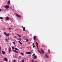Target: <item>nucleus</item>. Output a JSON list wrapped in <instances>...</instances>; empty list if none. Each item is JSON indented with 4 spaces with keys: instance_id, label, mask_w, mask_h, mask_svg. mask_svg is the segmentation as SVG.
Returning <instances> with one entry per match:
<instances>
[{
    "instance_id": "nucleus-1",
    "label": "nucleus",
    "mask_w": 62,
    "mask_h": 62,
    "mask_svg": "<svg viewBox=\"0 0 62 62\" xmlns=\"http://www.w3.org/2000/svg\"><path fill=\"white\" fill-rule=\"evenodd\" d=\"M9 8V6L8 5H6L5 7V8H6V9H8V8Z\"/></svg>"
},
{
    "instance_id": "nucleus-2",
    "label": "nucleus",
    "mask_w": 62,
    "mask_h": 62,
    "mask_svg": "<svg viewBox=\"0 0 62 62\" xmlns=\"http://www.w3.org/2000/svg\"><path fill=\"white\" fill-rule=\"evenodd\" d=\"M16 15L17 17H18V18H21V16H20V15H19L18 14H16Z\"/></svg>"
},
{
    "instance_id": "nucleus-3",
    "label": "nucleus",
    "mask_w": 62,
    "mask_h": 62,
    "mask_svg": "<svg viewBox=\"0 0 62 62\" xmlns=\"http://www.w3.org/2000/svg\"><path fill=\"white\" fill-rule=\"evenodd\" d=\"M26 54H31V52H26Z\"/></svg>"
},
{
    "instance_id": "nucleus-4",
    "label": "nucleus",
    "mask_w": 62,
    "mask_h": 62,
    "mask_svg": "<svg viewBox=\"0 0 62 62\" xmlns=\"http://www.w3.org/2000/svg\"><path fill=\"white\" fill-rule=\"evenodd\" d=\"M13 51L17 54H18V53H19V52L13 49Z\"/></svg>"
},
{
    "instance_id": "nucleus-5",
    "label": "nucleus",
    "mask_w": 62,
    "mask_h": 62,
    "mask_svg": "<svg viewBox=\"0 0 62 62\" xmlns=\"http://www.w3.org/2000/svg\"><path fill=\"white\" fill-rule=\"evenodd\" d=\"M33 57H34L33 59H36V58H37L38 57V56H37L36 55L34 56Z\"/></svg>"
},
{
    "instance_id": "nucleus-6",
    "label": "nucleus",
    "mask_w": 62,
    "mask_h": 62,
    "mask_svg": "<svg viewBox=\"0 0 62 62\" xmlns=\"http://www.w3.org/2000/svg\"><path fill=\"white\" fill-rule=\"evenodd\" d=\"M45 56L47 58H48V55L47 54H45Z\"/></svg>"
},
{
    "instance_id": "nucleus-7",
    "label": "nucleus",
    "mask_w": 62,
    "mask_h": 62,
    "mask_svg": "<svg viewBox=\"0 0 62 62\" xmlns=\"http://www.w3.org/2000/svg\"><path fill=\"white\" fill-rule=\"evenodd\" d=\"M5 19L6 20H9V18H8V17H6Z\"/></svg>"
},
{
    "instance_id": "nucleus-8",
    "label": "nucleus",
    "mask_w": 62,
    "mask_h": 62,
    "mask_svg": "<svg viewBox=\"0 0 62 62\" xmlns=\"http://www.w3.org/2000/svg\"><path fill=\"white\" fill-rule=\"evenodd\" d=\"M10 0H9L8 1V5H9V4H10Z\"/></svg>"
},
{
    "instance_id": "nucleus-9",
    "label": "nucleus",
    "mask_w": 62,
    "mask_h": 62,
    "mask_svg": "<svg viewBox=\"0 0 62 62\" xmlns=\"http://www.w3.org/2000/svg\"><path fill=\"white\" fill-rule=\"evenodd\" d=\"M18 42L19 43H20L21 44V45H23V43L21 42L20 41H18Z\"/></svg>"
},
{
    "instance_id": "nucleus-10",
    "label": "nucleus",
    "mask_w": 62,
    "mask_h": 62,
    "mask_svg": "<svg viewBox=\"0 0 62 62\" xmlns=\"http://www.w3.org/2000/svg\"><path fill=\"white\" fill-rule=\"evenodd\" d=\"M2 54H5V52L4 51H2Z\"/></svg>"
},
{
    "instance_id": "nucleus-11",
    "label": "nucleus",
    "mask_w": 62,
    "mask_h": 62,
    "mask_svg": "<svg viewBox=\"0 0 62 62\" xmlns=\"http://www.w3.org/2000/svg\"><path fill=\"white\" fill-rule=\"evenodd\" d=\"M36 36H35L34 37V40H35V39H36Z\"/></svg>"
},
{
    "instance_id": "nucleus-12",
    "label": "nucleus",
    "mask_w": 62,
    "mask_h": 62,
    "mask_svg": "<svg viewBox=\"0 0 62 62\" xmlns=\"http://www.w3.org/2000/svg\"><path fill=\"white\" fill-rule=\"evenodd\" d=\"M23 31H24L25 30V27H24L23 28Z\"/></svg>"
},
{
    "instance_id": "nucleus-13",
    "label": "nucleus",
    "mask_w": 62,
    "mask_h": 62,
    "mask_svg": "<svg viewBox=\"0 0 62 62\" xmlns=\"http://www.w3.org/2000/svg\"><path fill=\"white\" fill-rule=\"evenodd\" d=\"M17 35L19 37H22V36L19 35V34H17Z\"/></svg>"
},
{
    "instance_id": "nucleus-14",
    "label": "nucleus",
    "mask_w": 62,
    "mask_h": 62,
    "mask_svg": "<svg viewBox=\"0 0 62 62\" xmlns=\"http://www.w3.org/2000/svg\"><path fill=\"white\" fill-rule=\"evenodd\" d=\"M36 45L37 47H38V43H37V42H36Z\"/></svg>"
},
{
    "instance_id": "nucleus-15",
    "label": "nucleus",
    "mask_w": 62,
    "mask_h": 62,
    "mask_svg": "<svg viewBox=\"0 0 62 62\" xmlns=\"http://www.w3.org/2000/svg\"><path fill=\"white\" fill-rule=\"evenodd\" d=\"M15 50H17V51H18L19 50V49H18V48H15Z\"/></svg>"
},
{
    "instance_id": "nucleus-16",
    "label": "nucleus",
    "mask_w": 62,
    "mask_h": 62,
    "mask_svg": "<svg viewBox=\"0 0 62 62\" xmlns=\"http://www.w3.org/2000/svg\"><path fill=\"white\" fill-rule=\"evenodd\" d=\"M4 59L5 61H7V59L6 58H4Z\"/></svg>"
},
{
    "instance_id": "nucleus-17",
    "label": "nucleus",
    "mask_w": 62,
    "mask_h": 62,
    "mask_svg": "<svg viewBox=\"0 0 62 62\" xmlns=\"http://www.w3.org/2000/svg\"><path fill=\"white\" fill-rule=\"evenodd\" d=\"M10 52H11V50H9V53H10Z\"/></svg>"
},
{
    "instance_id": "nucleus-18",
    "label": "nucleus",
    "mask_w": 62,
    "mask_h": 62,
    "mask_svg": "<svg viewBox=\"0 0 62 62\" xmlns=\"http://www.w3.org/2000/svg\"><path fill=\"white\" fill-rule=\"evenodd\" d=\"M42 52L43 53V54H44V51L43 50H42Z\"/></svg>"
},
{
    "instance_id": "nucleus-19",
    "label": "nucleus",
    "mask_w": 62,
    "mask_h": 62,
    "mask_svg": "<svg viewBox=\"0 0 62 62\" xmlns=\"http://www.w3.org/2000/svg\"><path fill=\"white\" fill-rule=\"evenodd\" d=\"M16 61L15 60H14L12 62H16Z\"/></svg>"
},
{
    "instance_id": "nucleus-20",
    "label": "nucleus",
    "mask_w": 62,
    "mask_h": 62,
    "mask_svg": "<svg viewBox=\"0 0 62 62\" xmlns=\"http://www.w3.org/2000/svg\"><path fill=\"white\" fill-rule=\"evenodd\" d=\"M21 54L22 55H23V54H24L22 52H21Z\"/></svg>"
},
{
    "instance_id": "nucleus-21",
    "label": "nucleus",
    "mask_w": 62,
    "mask_h": 62,
    "mask_svg": "<svg viewBox=\"0 0 62 62\" xmlns=\"http://www.w3.org/2000/svg\"><path fill=\"white\" fill-rule=\"evenodd\" d=\"M9 34L8 33L7 35H6V37H7V36H9Z\"/></svg>"
},
{
    "instance_id": "nucleus-22",
    "label": "nucleus",
    "mask_w": 62,
    "mask_h": 62,
    "mask_svg": "<svg viewBox=\"0 0 62 62\" xmlns=\"http://www.w3.org/2000/svg\"><path fill=\"white\" fill-rule=\"evenodd\" d=\"M24 59H23L22 60V61L21 62H24Z\"/></svg>"
},
{
    "instance_id": "nucleus-23",
    "label": "nucleus",
    "mask_w": 62,
    "mask_h": 62,
    "mask_svg": "<svg viewBox=\"0 0 62 62\" xmlns=\"http://www.w3.org/2000/svg\"><path fill=\"white\" fill-rule=\"evenodd\" d=\"M4 34L5 35H7V33H6V32H4Z\"/></svg>"
},
{
    "instance_id": "nucleus-24",
    "label": "nucleus",
    "mask_w": 62,
    "mask_h": 62,
    "mask_svg": "<svg viewBox=\"0 0 62 62\" xmlns=\"http://www.w3.org/2000/svg\"><path fill=\"white\" fill-rule=\"evenodd\" d=\"M39 52H40V53H41V54H42V53L41 52H40V51H39Z\"/></svg>"
},
{
    "instance_id": "nucleus-25",
    "label": "nucleus",
    "mask_w": 62,
    "mask_h": 62,
    "mask_svg": "<svg viewBox=\"0 0 62 62\" xmlns=\"http://www.w3.org/2000/svg\"><path fill=\"white\" fill-rule=\"evenodd\" d=\"M0 19H3V18L1 17H0Z\"/></svg>"
},
{
    "instance_id": "nucleus-26",
    "label": "nucleus",
    "mask_w": 62,
    "mask_h": 62,
    "mask_svg": "<svg viewBox=\"0 0 62 62\" xmlns=\"http://www.w3.org/2000/svg\"><path fill=\"white\" fill-rule=\"evenodd\" d=\"M14 38H16V39H17V37L16 36H15Z\"/></svg>"
},
{
    "instance_id": "nucleus-27",
    "label": "nucleus",
    "mask_w": 62,
    "mask_h": 62,
    "mask_svg": "<svg viewBox=\"0 0 62 62\" xmlns=\"http://www.w3.org/2000/svg\"><path fill=\"white\" fill-rule=\"evenodd\" d=\"M31 62H34V60H32Z\"/></svg>"
},
{
    "instance_id": "nucleus-28",
    "label": "nucleus",
    "mask_w": 62,
    "mask_h": 62,
    "mask_svg": "<svg viewBox=\"0 0 62 62\" xmlns=\"http://www.w3.org/2000/svg\"><path fill=\"white\" fill-rule=\"evenodd\" d=\"M12 43H13V44H15V43L14 42H13Z\"/></svg>"
},
{
    "instance_id": "nucleus-29",
    "label": "nucleus",
    "mask_w": 62,
    "mask_h": 62,
    "mask_svg": "<svg viewBox=\"0 0 62 62\" xmlns=\"http://www.w3.org/2000/svg\"><path fill=\"white\" fill-rule=\"evenodd\" d=\"M34 55H35V54H32V56H34Z\"/></svg>"
},
{
    "instance_id": "nucleus-30",
    "label": "nucleus",
    "mask_w": 62,
    "mask_h": 62,
    "mask_svg": "<svg viewBox=\"0 0 62 62\" xmlns=\"http://www.w3.org/2000/svg\"><path fill=\"white\" fill-rule=\"evenodd\" d=\"M35 47V45H34L33 46V48H34Z\"/></svg>"
},
{
    "instance_id": "nucleus-31",
    "label": "nucleus",
    "mask_w": 62,
    "mask_h": 62,
    "mask_svg": "<svg viewBox=\"0 0 62 62\" xmlns=\"http://www.w3.org/2000/svg\"><path fill=\"white\" fill-rule=\"evenodd\" d=\"M9 50H11V48H10V47L9 48Z\"/></svg>"
},
{
    "instance_id": "nucleus-32",
    "label": "nucleus",
    "mask_w": 62,
    "mask_h": 62,
    "mask_svg": "<svg viewBox=\"0 0 62 62\" xmlns=\"http://www.w3.org/2000/svg\"><path fill=\"white\" fill-rule=\"evenodd\" d=\"M26 40L27 41V42H28V39H26Z\"/></svg>"
},
{
    "instance_id": "nucleus-33",
    "label": "nucleus",
    "mask_w": 62,
    "mask_h": 62,
    "mask_svg": "<svg viewBox=\"0 0 62 62\" xmlns=\"http://www.w3.org/2000/svg\"><path fill=\"white\" fill-rule=\"evenodd\" d=\"M34 44H35V43H33L32 45H34Z\"/></svg>"
},
{
    "instance_id": "nucleus-34",
    "label": "nucleus",
    "mask_w": 62,
    "mask_h": 62,
    "mask_svg": "<svg viewBox=\"0 0 62 62\" xmlns=\"http://www.w3.org/2000/svg\"><path fill=\"white\" fill-rule=\"evenodd\" d=\"M19 39L20 40H21V38H20V39Z\"/></svg>"
},
{
    "instance_id": "nucleus-35",
    "label": "nucleus",
    "mask_w": 62,
    "mask_h": 62,
    "mask_svg": "<svg viewBox=\"0 0 62 62\" xmlns=\"http://www.w3.org/2000/svg\"><path fill=\"white\" fill-rule=\"evenodd\" d=\"M5 40H6V41H7V40H8V39H5Z\"/></svg>"
},
{
    "instance_id": "nucleus-36",
    "label": "nucleus",
    "mask_w": 62,
    "mask_h": 62,
    "mask_svg": "<svg viewBox=\"0 0 62 62\" xmlns=\"http://www.w3.org/2000/svg\"><path fill=\"white\" fill-rule=\"evenodd\" d=\"M12 49H14V47H12Z\"/></svg>"
},
{
    "instance_id": "nucleus-37",
    "label": "nucleus",
    "mask_w": 62,
    "mask_h": 62,
    "mask_svg": "<svg viewBox=\"0 0 62 62\" xmlns=\"http://www.w3.org/2000/svg\"><path fill=\"white\" fill-rule=\"evenodd\" d=\"M9 30H11V29L10 28H9Z\"/></svg>"
},
{
    "instance_id": "nucleus-38",
    "label": "nucleus",
    "mask_w": 62,
    "mask_h": 62,
    "mask_svg": "<svg viewBox=\"0 0 62 62\" xmlns=\"http://www.w3.org/2000/svg\"><path fill=\"white\" fill-rule=\"evenodd\" d=\"M20 49H21V50H22V47H20Z\"/></svg>"
},
{
    "instance_id": "nucleus-39",
    "label": "nucleus",
    "mask_w": 62,
    "mask_h": 62,
    "mask_svg": "<svg viewBox=\"0 0 62 62\" xmlns=\"http://www.w3.org/2000/svg\"><path fill=\"white\" fill-rule=\"evenodd\" d=\"M1 10H2L0 9V11H1Z\"/></svg>"
},
{
    "instance_id": "nucleus-40",
    "label": "nucleus",
    "mask_w": 62,
    "mask_h": 62,
    "mask_svg": "<svg viewBox=\"0 0 62 62\" xmlns=\"http://www.w3.org/2000/svg\"><path fill=\"white\" fill-rule=\"evenodd\" d=\"M1 50V47L0 46V50Z\"/></svg>"
},
{
    "instance_id": "nucleus-41",
    "label": "nucleus",
    "mask_w": 62,
    "mask_h": 62,
    "mask_svg": "<svg viewBox=\"0 0 62 62\" xmlns=\"http://www.w3.org/2000/svg\"><path fill=\"white\" fill-rule=\"evenodd\" d=\"M31 51H33V50H31Z\"/></svg>"
},
{
    "instance_id": "nucleus-42",
    "label": "nucleus",
    "mask_w": 62,
    "mask_h": 62,
    "mask_svg": "<svg viewBox=\"0 0 62 62\" xmlns=\"http://www.w3.org/2000/svg\"><path fill=\"white\" fill-rule=\"evenodd\" d=\"M13 57H14V55L13 56Z\"/></svg>"
},
{
    "instance_id": "nucleus-43",
    "label": "nucleus",
    "mask_w": 62,
    "mask_h": 62,
    "mask_svg": "<svg viewBox=\"0 0 62 62\" xmlns=\"http://www.w3.org/2000/svg\"><path fill=\"white\" fill-rule=\"evenodd\" d=\"M0 62H2V61H0Z\"/></svg>"
},
{
    "instance_id": "nucleus-44",
    "label": "nucleus",
    "mask_w": 62,
    "mask_h": 62,
    "mask_svg": "<svg viewBox=\"0 0 62 62\" xmlns=\"http://www.w3.org/2000/svg\"><path fill=\"white\" fill-rule=\"evenodd\" d=\"M20 41H21V40H20Z\"/></svg>"
},
{
    "instance_id": "nucleus-45",
    "label": "nucleus",
    "mask_w": 62,
    "mask_h": 62,
    "mask_svg": "<svg viewBox=\"0 0 62 62\" xmlns=\"http://www.w3.org/2000/svg\"><path fill=\"white\" fill-rule=\"evenodd\" d=\"M27 48H28V49H29V48H28V47H27Z\"/></svg>"
},
{
    "instance_id": "nucleus-46",
    "label": "nucleus",
    "mask_w": 62,
    "mask_h": 62,
    "mask_svg": "<svg viewBox=\"0 0 62 62\" xmlns=\"http://www.w3.org/2000/svg\"><path fill=\"white\" fill-rule=\"evenodd\" d=\"M31 56V55H30V56Z\"/></svg>"
},
{
    "instance_id": "nucleus-47",
    "label": "nucleus",
    "mask_w": 62,
    "mask_h": 62,
    "mask_svg": "<svg viewBox=\"0 0 62 62\" xmlns=\"http://www.w3.org/2000/svg\"><path fill=\"white\" fill-rule=\"evenodd\" d=\"M0 37H1V35L0 34Z\"/></svg>"
},
{
    "instance_id": "nucleus-48",
    "label": "nucleus",
    "mask_w": 62,
    "mask_h": 62,
    "mask_svg": "<svg viewBox=\"0 0 62 62\" xmlns=\"http://www.w3.org/2000/svg\"><path fill=\"white\" fill-rule=\"evenodd\" d=\"M22 27H23V26H22Z\"/></svg>"
},
{
    "instance_id": "nucleus-49",
    "label": "nucleus",
    "mask_w": 62,
    "mask_h": 62,
    "mask_svg": "<svg viewBox=\"0 0 62 62\" xmlns=\"http://www.w3.org/2000/svg\"><path fill=\"white\" fill-rule=\"evenodd\" d=\"M0 32H1V31H0Z\"/></svg>"
}]
</instances>
